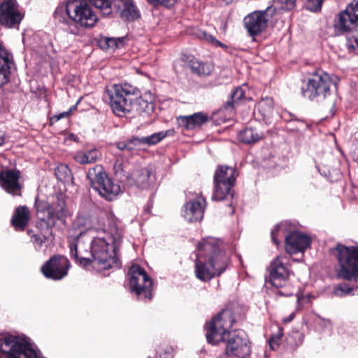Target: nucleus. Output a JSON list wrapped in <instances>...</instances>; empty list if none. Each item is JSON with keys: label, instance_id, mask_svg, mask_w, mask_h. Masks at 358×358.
<instances>
[{"label": "nucleus", "instance_id": "obj_1", "mask_svg": "<svg viewBox=\"0 0 358 358\" xmlns=\"http://www.w3.org/2000/svg\"><path fill=\"white\" fill-rule=\"evenodd\" d=\"M90 266L98 272L113 267H120L117 252L122 243L123 231L115 224L108 226V229H90Z\"/></svg>", "mask_w": 358, "mask_h": 358}, {"label": "nucleus", "instance_id": "obj_2", "mask_svg": "<svg viewBox=\"0 0 358 358\" xmlns=\"http://www.w3.org/2000/svg\"><path fill=\"white\" fill-rule=\"evenodd\" d=\"M234 322V318L231 311L222 310L206 324V339L212 345L224 341L225 354L227 356L245 358L250 353L249 340L243 330L229 331Z\"/></svg>", "mask_w": 358, "mask_h": 358}, {"label": "nucleus", "instance_id": "obj_3", "mask_svg": "<svg viewBox=\"0 0 358 358\" xmlns=\"http://www.w3.org/2000/svg\"><path fill=\"white\" fill-rule=\"evenodd\" d=\"M229 264V256L220 240L208 237L198 243L194 273L201 281L208 282L220 275Z\"/></svg>", "mask_w": 358, "mask_h": 358}, {"label": "nucleus", "instance_id": "obj_4", "mask_svg": "<svg viewBox=\"0 0 358 358\" xmlns=\"http://www.w3.org/2000/svg\"><path fill=\"white\" fill-rule=\"evenodd\" d=\"M37 213L40 222L37 223V227L41 228V234H36L31 231L28 234L36 250H41L43 243L48 240V236L52 234L51 228L57 224H65L66 219L70 213L66 208L63 198L57 197L55 201L51 203L48 201H39L36 203Z\"/></svg>", "mask_w": 358, "mask_h": 358}, {"label": "nucleus", "instance_id": "obj_5", "mask_svg": "<svg viewBox=\"0 0 358 358\" xmlns=\"http://www.w3.org/2000/svg\"><path fill=\"white\" fill-rule=\"evenodd\" d=\"M54 17L59 22L66 23L71 20L76 25L85 28L94 27L98 21L96 14L85 0H69L66 5H59Z\"/></svg>", "mask_w": 358, "mask_h": 358}, {"label": "nucleus", "instance_id": "obj_6", "mask_svg": "<svg viewBox=\"0 0 358 358\" xmlns=\"http://www.w3.org/2000/svg\"><path fill=\"white\" fill-rule=\"evenodd\" d=\"M0 358H45L29 340L11 334L0 335Z\"/></svg>", "mask_w": 358, "mask_h": 358}, {"label": "nucleus", "instance_id": "obj_7", "mask_svg": "<svg viewBox=\"0 0 358 358\" xmlns=\"http://www.w3.org/2000/svg\"><path fill=\"white\" fill-rule=\"evenodd\" d=\"M137 91L136 87L126 83L113 85L108 89L106 95L113 112L120 117L131 113L133 96Z\"/></svg>", "mask_w": 358, "mask_h": 358}, {"label": "nucleus", "instance_id": "obj_8", "mask_svg": "<svg viewBox=\"0 0 358 358\" xmlns=\"http://www.w3.org/2000/svg\"><path fill=\"white\" fill-rule=\"evenodd\" d=\"M87 178L92 187L108 201L114 200L121 192L120 186L108 178L101 165L90 169Z\"/></svg>", "mask_w": 358, "mask_h": 358}, {"label": "nucleus", "instance_id": "obj_9", "mask_svg": "<svg viewBox=\"0 0 358 358\" xmlns=\"http://www.w3.org/2000/svg\"><path fill=\"white\" fill-rule=\"evenodd\" d=\"M331 85L329 75L322 71H317L308 78L307 82L303 83L301 92L309 100L320 101L330 94Z\"/></svg>", "mask_w": 358, "mask_h": 358}, {"label": "nucleus", "instance_id": "obj_10", "mask_svg": "<svg viewBox=\"0 0 358 358\" xmlns=\"http://www.w3.org/2000/svg\"><path fill=\"white\" fill-rule=\"evenodd\" d=\"M336 251L340 267L338 276L348 280L358 282V249L339 244L337 245Z\"/></svg>", "mask_w": 358, "mask_h": 358}, {"label": "nucleus", "instance_id": "obj_11", "mask_svg": "<svg viewBox=\"0 0 358 358\" xmlns=\"http://www.w3.org/2000/svg\"><path fill=\"white\" fill-rule=\"evenodd\" d=\"M90 2L105 16L116 12L123 19L134 20L140 15L132 0H90Z\"/></svg>", "mask_w": 358, "mask_h": 358}, {"label": "nucleus", "instance_id": "obj_12", "mask_svg": "<svg viewBox=\"0 0 358 358\" xmlns=\"http://www.w3.org/2000/svg\"><path fill=\"white\" fill-rule=\"evenodd\" d=\"M128 275L131 292L135 294L138 299L151 300L153 282L144 268L134 264L130 267Z\"/></svg>", "mask_w": 358, "mask_h": 358}, {"label": "nucleus", "instance_id": "obj_13", "mask_svg": "<svg viewBox=\"0 0 358 358\" xmlns=\"http://www.w3.org/2000/svg\"><path fill=\"white\" fill-rule=\"evenodd\" d=\"M236 171L234 168L227 166H219L214 174V191L212 196L213 201H222L231 194L235 184Z\"/></svg>", "mask_w": 358, "mask_h": 358}, {"label": "nucleus", "instance_id": "obj_14", "mask_svg": "<svg viewBox=\"0 0 358 358\" xmlns=\"http://www.w3.org/2000/svg\"><path fill=\"white\" fill-rule=\"evenodd\" d=\"M268 270L272 286L276 288L287 287L289 285V276L292 273L290 256L278 255L271 262Z\"/></svg>", "mask_w": 358, "mask_h": 358}, {"label": "nucleus", "instance_id": "obj_15", "mask_svg": "<svg viewBox=\"0 0 358 358\" xmlns=\"http://www.w3.org/2000/svg\"><path fill=\"white\" fill-rule=\"evenodd\" d=\"M88 233L83 231L79 234H70L68 237L69 248L71 257L79 265L88 268L90 266V243Z\"/></svg>", "mask_w": 358, "mask_h": 358}, {"label": "nucleus", "instance_id": "obj_16", "mask_svg": "<svg viewBox=\"0 0 358 358\" xmlns=\"http://www.w3.org/2000/svg\"><path fill=\"white\" fill-rule=\"evenodd\" d=\"M24 17L16 0H0V25L11 29L19 26Z\"/></svg>", "mask_w": 358, "mask_h": 358}, {"label": "nucleus", "instance_id": "obj_17", "mask_svg": "<svg viewBox=\"0 0 358 358\" xmlns=\"http://www.w3.org/2000/svg\"><path fill=\"white\" fill-rule=\"evenodd\" d=\"M358 27V1H353L341 11L335 24L338 33L343 34Z\"/></svg>", "mask_w": 358, "mask_h": 358}, {"label": "nucleus", "instance_id": "obj_18", "mask_svg": "<svg viewBox=\"0 0 358 358\" xmlns=\"http://www.w3.org/2000/svg\"><path fill=\"white\" fill-rule=\"evenodd\" d=\"M70 266V262L66 257L56 255L42 266L41 272L45 278L57 280L67 275Z\"/></svg>", "mask_w": 358, "mask_h": 358}, {"label": "nucleus", "instance_id": "obj_19", "mask_svg": "<svg viewBox=\"0 0 358 358\" xmlns=\"http://www.w3.org/2000/svg\"><path fill=\"white\" fill-rule=\"evenodd\" d=\"M271 8V7H268L266 10L254 11L245 17L243 20L245 27L248 34L253 38L266 30L268 21L266 14ZM253 41L255 40L253 39Z\"/></svg>", "mask_w": 358, "mask_h": 358}, {"label": "nucleus", "instance_id": "obj_20", "mask_svg": "<svg viewBox=\"0 0 358 358\" xmlns=\"http://www.w3.org/2000/svg\"><path fill=\"white\" fill-rule=\"evenodd\" d=\"M317 168L320 174L331 182L337 181L341 178V162L331 154L326 155Z\"/></svg>", "mask_w": 358, "mask_h": 358}, {"label": "nucleus", "instance_id": "obj_21", "mask_svg": "<svg viewBox=\"0 0 358 358\" xmlns=\"http://www.w3.org/2000/svg\"><path fill=\"white\" fill-rule=\"evenodd\" d=\"M206 208V199L201 195L187 202L182 210V215L189 222H196L203 219Z\"/></svg>", "mask_w": 358, "mask_h": 358}, {"label": "nucleus", "instance_id": "obj_22", "mask_svg": "<svg viewBox=\"0 0 358 358\" xmlns=\"http://www.w3.org/2000/svg\"><path fill=\"white\" fill-rule=\"evenodd\" d=\"M20 172L16 169L0 171V186L8 194L20 196L22 186L19 182Z\"/></svg>", "mask_w": 358, "mask_h": 358}, {"label": "nucleus", "instance_id": "obj_23", "mask_svg": "<svg viewBox=\"0 0 358 358\" xmlns=\"http://www.w3.org/2000/svg\"><path fill=\"white\" fill-rule=\"evenodd\" d=\"M310 238L299 231L289 233L285 238V250L290 255L303 252L310 248Z\"/></svg>", "mask_w": 358, "mask_h": 358}, {"label": "nucleus", "instance_id": "obj_24", "mask_svg": "<svg viewBox=\"0 0 358 358\" xmlns=\"http://www.w3.org/2000/svg\"><path fill=\"white\" fill-rule=\"evenodd\" d=\"M126 179L130 185H135L139 188L147 189L155 181V176L148 168H143L134 171L131 175L126 176Z\"/></svg>", "mask_w": 358, "mask_h": 358}, {"label": "nucleus", "instance_id": "obj_25", "mask_svg": "<svg viewBox=\"0 0 358 358\" xmlns=\"http://www.w3.org/2000/svg\"><path fill=\"white\" fill-rule=\"evenodd\" d=\"M12 64L13 55L5 46H0V87L8 82Z\"/></svg>", "mask_w": 358, "mask_h": 358}, {"label": "nucleus", "instance_id": "obj_26", "mask_svg": "<svg viewBox=\"0 0 358 358\" xmlns=\"http://www.w3.org/2000/svg\"><path fill=\"white\" fill-rule=\"evenodd\" d=\"M208 121V115L203 113H196L191 115L180 116L177 118L178 125L185 129H194L202 126Z\"/></svg>", "mask_w": 358, "mask_h": 358}, {"label": "nucleus", "instance_id": "obj_27", "mask_svg": "<svg viewBox=\"0 0 358 358\" xmlns=\"http://www.w3.org/2000/svg\"><path fill=\"white\" fill-rule=\"evenodd\" d=\"M155 105L152 101H148L140 96L134 99L131 103V113L141 116L143 119H148L154 113Z\"/></svg>", "mask_w": 358, "mask_h": 358}, {"label": "nucleus", "instance_id": "obj_28", "mask_svg": "<svg viewBox=\"0 0 358 358\" xmlns=\"http://www.w3.org/2000/svg\"><path fill=\"white\" fill-rule=\"evenodd\" d=\"M181 59L182 61L189 63L192 71L198 75L208 76L213 71L212 64L195 59L192 55L183 54Z\"/></svg>", "mask_w": 358, "mask_h": 358}, {"label": "nucleus", "instance_id": "obj_29", "mask_svg": "<svg viewBox=\"0 0 358 358\" xmlns=\"http://www.w3.org/2000/svg\"><path fill=\"white\" fill-rule=\"evenodd\" d=\"M30 218V213L25 206H18L12 217L11 223L16 231H23Z\"/></svg>", "mask_w": 358, "mask_h": 358}, {"label": "nucleus", "instance_id": "obj_30", "mask_svg": "<svg viewBox=\"0 0 358 358\" xmlns=\"http://www.w3.org/2000/svg\"><path fill=\"white\" fill-rule=\"evenodd\" d=\"M102 158L101 152L97 148H92L86 151H77L74 155V160L79 164L95 163Z\"/></svg>", "mask_w": 358, "mask_h": 358}, {"label": "nucleus", "instance_id": "obj_31", "mask_svg": "<svg viewBox=\"0 0 358 358\" xmlns=\"http://www.w3.org/2000/svg\"><path fill=\"white\" fill-rule=\"evenodd\" d=\"M256 110L262 116V120L268 122L273 115V101L271 97H265L257 103Z\"/></svg>", "mask_w": 358, "mask_h": 358}, {"label": "nucleus", "instance_id": "obj_32", "mask_svg": "<svg viewBox=\"0 0 358 358\" xmlns=\"http://www.w3.org/2000/svg\"><path fill=\"white\" fill-rule=\"evenodd\" d=\"M238 138L240 141L245 144H252L263 138V133L256 129L247 127L239 132Z\"/></svg>", "mask_w": 358, "mask_h": 358}, {"label": "nucleus", "instance_id": "obj_33", "mask_svg": "<svg viewBox=\"0 0 358 358\" xmlns=\"http://www.w3.org/2000/svg\"><path fill=\"white\" fill-rule=\"evenodd\" d=\"M90 229H101L95 227H91L90 219L84 215H78L73 223L70 234H78L80 231H88Z\"/></svg>", "mask_w": 358, "mask_h": 358}, {"label": "nucleus", "instance_id": "obj_34", "mask_svg": "<svg viewBox=\"0 0 358 358\" xmlns=\"http://www.w3.org/2000/svg\"><path fill=\"white\" fill-rule=\"evenodd\" d=\"M288 226L287 223L285 222H280L271 229V236L273 243L276 245H278L280 243V240L282 238H286L288 236L287 233Z\"/></svg>", "mask_w": 358, "mask_h": 358}, {"label": "nucleus", "instance_id": "obj_35", "mask_svg": "<svg viewBox=\"0 0 358 358\" xmlns=\"http://www.w3.org/2000/svg\"><path fill=\"white\" fill-rule=\"evenodd\" d=\"M314 329L320 334H329L331 331V322L329 320L316 315L313 320Z\"/></svg>", "mask_w": 358, "mask_h": 358}, {"label": "nucleus", "instance_id": "obj_36", "mask_svg": "<svg viewBox=\"0 0 358 358\" xmlns=\"http://www.w3.org/2000/svg\"><path fill=\"white\" fill-rule=\"evenodd\" d=\"M131 42V40L128 36H122V37H106L100 36L98 43H105V45H109L112 43V45H119V44H125Z\"/></svg>", "mask_w": 358, "mask_h": 358}, {"label": "nucleus", "instance_id": "obj_37", "mask_svg": "<svg viewBox=\"0 0 358 358\" xmlns=\"http://www.w3.org/2000/svg\"><path fill=\"white\" fill-rule=\"evenodd\" d=\"M167 132L160 131L157 133L152 134L150 136H144L142 138V142L143 145H152L157 144L160 141H162L163 138H164L166 135Z\"/></svg>", "mask_w": 358, "mask_h": 358}, {"label": "nucleus", "instance_id": "obj_38", "mask_svg": "<svg viewBox=\"0 0 358 358\" xmlns=\"http://www.w3.org/2000/svg\"><path fill=\"white\" fill-rule=\"evenodd\" d=\"M274 3L280 10H290L295 8L296 0H275Z\"/></svg>", "mask_w": 358, "mask_h": 358}, {"label": "nucleus", "instance_id": "obj_39", "mask_svg": "<svg viewBox=\"0 0 358 358\" xmlns=\"http://www.w3.org/2000/svg\"><path fill=\"white\" fill-rule=\"evenodd\" d=\"M142 141H143L141 137H132L131 138L127 140L128 152H133L137 150H139L141 147L143 145Z\"/></svg>", "mask_w": 358, "mask_h": 358}, {"label": "nucleus", "instance_id": "obj_40", "mask_svg": "<svg viewBox=\"0 0 358 358\" xmlns=\"http://www.w3.org/2000/svg\"><path fill=\"white\" fill-rule=\"evenodd\" d=\"M352 289L346 283H341L334 288V294L337 296H343L350 294Z\"/></svg>", "mask_w": 358, "mask_h": 358}, {"label": "nucleus", "instance_id": "obj_41", "mask_svg": "<svg viewBox=\"0 0 358 358\" xmlns=\"http://www.w3.org/2000/svg\"><path fill=\"white\" fill-rule=\"evenodd\" d=\"M324 0H306V8L312 12H317L321 9Z\"/></svg>", "mask_w": 358, "mask_h": 358}, {"label": "nucleus", "instance_id": "obj_42", "mask_svg": "<svg viewBox=\"0 0 358 358\" xmlns=\"http://www.w3.org/2000/svg\"><path fill=\"white\" fill-rule=\"evenodd\" d=\"M282 333L281 330H279L276 334L272 335L271 336V338L268 340V345L271 350H274L278 348V346L279 345V343L282 338Z\"/></svg>", "mask_w": 358, "mask_h": 358}, {"label": "nucleus", "instance_id": "obj_43", "mask_svg": "<svg viewBox=\"0 0 358 358\" xmlns=\"http://www.w3.org/2000/svg\"><path fill=\"white\" fill-rule=\"evenodd\" d=\"M147 1L155 6L162 5L165 7H171L176 3L178 0H147Z\"/></svg>", "mask_w": 358, "mask_h": 358}, {"label": "nucleus", "instance_id": "obj_44", "mask_svg": "<svg viewBox=\"0 0 358 358\" xmlns=\"http://www.w3.org/2000/svg\"><path fill=\"white\" fill-rule=\"evenodd\" d=\"M243 96V91L241 87H238L231 94V101H228L227 105H231L232 103H235L240 100Z\"/></svg>", "mask_w": 358, "mask_h": 358}, {"label": "nucleus", "instance_id": "obj_45", "mask_svg": "<svg viewBox=\"0 0 358 358\" xmlns=\"http://www.w3.org/2000/svg\"><path fill=\"white\" fill-rule=\"evenodd\" d=\"M114 171L115 175L120 178L122 176H127L124 175V171L123 170V164L122 162L117 161L114 164Z\"/></svg>", "mask_w": 358, "mask_h": 358}, {"label": "nucleus", "instance_id": "obj_46", "mask_svg": "<svg viewBox=\"0 0 358 358\" xmlns=\"http://www.w3.org/2000/svg\"><path fill=\"white\" fill-rule=\"evenodd\" d=\"M199 37L203 38L205 40V41L207 43H211L213 44L215 43V45H223L222 43L217 41L214 37H213L211 35H209L206 32H203L201 34V35L199 36Z\"/></svg>", "mask_w": 358, "mask_h": 358}, {"label": "nucleus", "instance_id": "obj_47", "mask_svg": "<svg viewBox=\"0 0 358 358\" xmlns=\"http://www.w3.org/2000/svg\"><path fill=\"white\" fill-rule=\"evenodd\" d=\"M348 45H353V43H356L358 45V33L353 34L352 36H348Z\"/></svg>", "mask_w": 358, "mask_h": 358}, {"label": "nucleus", "instance_id": "obj_48", "mask_svg": "<svg viewBox=\"0 0 358 358\" xmlns=\"http://www.w3.org/2000/svg\"><path fill=\"white\" fill-rule=\"evenodd\" d=\"M73 110V108H71L68 111L63 112L59 113V115H56L54 116V119H56V120H59L62 118L66 117L69 115V114L71 113Z\"/></svg>", "mask_w": 358, "mask_h": 358}, {"label": "nucleus", "instance_id": "obj_49", "mask_svg": "<svg viewBox=\"0 0 358 358\" xmlns=\"http://www.w3.org/2000/svg\"><path fill=\"white\" fill-rule=\"evenodd\" d=\"M116 147L121 151H128L127 141L117 143Z\"/></svg>", "mask_w": 358, "mask_h": 358}, {"label": "nucleus", "instance_id": "obj_50", "mask_svg": "<svg viewBox=\"0 0 358 358\" xmlns=\"http://www.w3.org/2000/svg\"><path fill=\"white\" fill-rule=\"evenodd\" d=\"M311 298L312 297L310 295H307L305 297L298 298V300H297L298 306H299L301 303H303V302H307V303L310 302Z\"/></svg>", "mask_w": 358, "mask_h": 358}, {"label": "nucleus", "instance_id": "obj_51", "mask_svg": "<svg viewBox=\"0 0 358 358\" xmlns=\"http://www.w3.org/2000/svg\"><path fill=\"white\" fill-rule=\"evenodd\" d=\"M350 54L358 55V46H345Z\"/></svg>", "mask_w": 358, "mask_h": 358}, {"label": "nucleus", "instance_id": "obj_52", "mask_svg": "<svg viewBox=\"0 0 358 358\" xmlns=\"http://www.w3.org/2000/svg\"><path fill=\"white\" fill-rule=\"evenodd\" d=\"M159 358H171V353L169 348L164 350V353L162 355L160 352H158Z\"/></svg>", "mask_w": 358, "mask_h": 358}, {"label": "nucleus", "instance_id": "obj_53", "mask_svg": "<svg viewBox=\"0 0 358 358\" xmlns=\"http://www.w3.org/2000/svg\"><path fill=\"white\" fill-rule=\"evenodd\" d=\"M294 317H295V313L293 312L289 316L284 317L282 319V322L284 323H289L291 321H292Z\"/></svg>", "mask_w": 358, "mask_h": 358}, {"label": "nucleus", "instance_id": "obj_54", "mask_svg": "<svg viewBox=\"0 0 358 358\" xmlns=\"http://www.w3.org/2000/svg\"><path fill=\"white\" fill-rule=\"evenodd\" d=\"M33 36H34V42L35 43L38 42L36 41V38H41V37H43V39L41 40V42L43 43H45V38H48V36L45 34H42V36H40L39 34H34Z\"/></svg>", "mask_w": 358, "mask_h": 358}, {"label": "nucleus", "instance_id": "obj_55", "mask_svg": "<svg viewBox=\"0 0 358 358\" xmlns=\"http://www.w3.org/2000/svg\"><path fill=\"white\" fill-rule=\"evenodd\" d=\"M295 336L298 337V343L296 345H301L303 341L304 336L302 334H299V333H296Z\"/></svg>", "mask_w": 358, "mask_h": 358}, {"label": "nucleus", "instance_id": "obj_56", "mask_svg": "<svg viewBox=\"0 0 358 358\" xmlns=\"http://www.w3.org/2000/svg\"><path fill=\"white\" fill-rule=\"evenodd\" d=\"M100 48L103 50V51H109L110 49H112L113 51H114V47L115 46H109V45H107V46H99Z\"/></svg>", "mask_w": 358, "mask_h": 358}, {"label": "nucleus", "instance_id": "obj_57", "mask_svg": "<svg viewBox=\"0 0 358 358\" xmlns=\"http://www.w3.org/2000/svg\"><path fill=\"white\" fill-rule=\"evenodd\" d=\"M279 293L280 294H282V295H284V296H291V295L293 294L292 291H289V290L287 291V292H285L280 291Z\"/></svg>", "mask_w": 358, "mask_h": 358}, {"label": "nucleus", "instance_id": "obj_58", "mask_svg": "<svg viewBox=\"0 0 358 358\" xmlns=\"http://www.w3.org/2000/svg\"><path fill=\"white\" fill-rule=\"evenodd\" d=\"M60 169H62L65 173L69 172V170L66 166H62Z\"/></svg>", "mask_w": 358, "mask_h": 358}, {"label": "nucleus", "instance_id": "obj_59", "mask_svg": "<svg viewBox=\"0 0 358 358\" xmlns=\"http://www.w3.org/2000/svg\"><path fill=\"white\" fill-rule=\"evenodd\" d=\"M3 143H4V137L3 136H0V146L3 145Z\"/></svg>", "mask_w": 358, "mask_h": 358}, {"label": "nucleus", "instance_id": "obj_60", "mask_svg": "<svg viewBox=\"0 0 358 358\" xmlns=\"http://www.w3.org/2000/svg\"><path fill=\"white\" fill-rule=\"evenodd\" d=\"M27 34L23 35L22 42L24 43H25L27 42V41H26L27 40Z\"/></svg>", "mask_w": 358, "mask_h": 358}, {"label": "nucleus", "instance_id": "obj_61", "mask_svg": "<svg viewBox=\"0 0 358 358\" xmlns=\"http://www.w3.org/2000/svg\"><path fill=\"white\" fill-rule=\"evenodd\" d=\"M70 138L76 141V136L74 134H71Z\"/></svg>", "mask_w": 358, "mask_h": 358}, {"label": "nucleus", "instance_id": "obj_62", "mask_svg": "<svg viewBox=\"0 0 358 358\" xmlns=\"http://www.w3.org/2000/svg\"><path fill=\"white\" fill-rule=\"evenodd\" d=\"M1 44H2V42H0V45H1Z\"/></svg>", "mask_w": 358, "mask_h": 358}, {"label": "nucleus", "instance_id": "obj_63", "mask_svg": "<svg viewBox=\"0 0 358 358\" xmlns=\"http://www.w3.org/2000/svg\"><path fill=\"white\" fill-rule=\"evenodd\" d=\"M148 358H150V357H148Z\"/></svg>", "mask_w": 358, "mask_h": 358}]
</instances>
